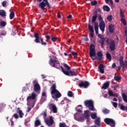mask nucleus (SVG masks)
Returning a JSON list of instances; mask_svg holds the SVG:
<instances>
[{
  "mask_svg": "<svg viewBox=\"0 0 127 127\" xmlns=\"http://www.w3.org/2000/svg\"><path fill=\"white\" fill-rule=\"evenodd\" d=\"M45 37L46 38V42H48V41L50 39H51V37L49 35H46Z\"/></svg>",
  "mask_w": 127,
  "mask_h": 127,
  "instance_id": "obj_48",
  "label": "nucleus"
},
{
  "mask_svg": "<svg viewBox=\"0 0 127 127\" xmlns=\"http://www.w3.org/2000/svg\"><path fill=\"white\" fill-rule=\"evenodd\" d=\"M106 44L109 45V48L111 51L116 50V41L110 38H107L106 40Z\"/></svg>",
  "mask_w": 127,
  "mask_h": 127,
  "instance_id": "obj_3",
  "label": "nucleus"
},
{
  "mask_svg": "<svg viewBox=\"0 0 127 127\" xmlns=\"http://www.w3.org/2000/svg\"><path fill=\"white\" fill-rule=\"evenodd\" d=\"M79 121H84V117H80L79 118Z\"/></svg>",
  "mask_w": 127,
  "mask_h": 127,
  "instance_id": "obj_61",
  "label": "nucleus"
},
{
  "mask_svg": "<svg viewBox=\"0 0 127 127\" xmlns=\"http://www.w3.org/2000/svg\"><path fill=\"white\" fill-rule=\"evenodd\" d=\"M44 121L48 127H52L53 124H54V120H53L52 116H50L49 119H47L46 118H44Z\"/></svg>",
  "mask_w": 127,
  "mask_h": 127,
  "instance_id": "obj_8",
  "label": "nucleus"
},
{
  "mask_svg": "<svg viewBox=\"0 0 127 127\" xmlns=\"http://www.w3.org/2000/svg\"><path fill=\"white\" fill-rule=\"evenodd\" d=\"M89 56L90 57H95L96 56V51H95V45L94 44L90 45Z\"/></svg>",
  "mask_w": 127,
  "mask_h": 127,
  "instance_id": "obj_9",
  "label": "nucleus"
},
{
  "mask_svg": "<svg viewBox=\"0 0 127 127\" xmlns=\"http://www.w3.org/2000/svg\"><path fill=\"white\" fill-rule=\"evenodd\" d=\"M48 108L50 111H52L54 114L57 113V107H56V105L53 103H50L48 104Z\"/></svg>",
  "mask_w": 127,
  "mask_h": 127,
  "instance_id": "obj_10",
  "label": "nucleus"
},
{
  "mask_svg": "<svg viewBox=\"0 0 127 127\" xmlns=\"http://www.w3.org/2000/svg\"><path fill=\"white\" fill-rule=\"evenodd\" d=\"M97 17H98V14H95V15L92 16V23L96 22Z\"/></svg>",
  "mask_w": 127,
  "mask_h": 127,
  "instance_id": "obj_26",
  "label": "nucleus"
},
{
  "mask_svg": "<svg viewBox=\"0 0 127 127\" xmlns=\"http://www.w3.org/2000/svg\"><path fill=\"white\" fill-rule=\"evenodd\" d=\"M118 100H119V103H121V102H122V97H119L118 98Z\"/></svg>",
  "mask_w": 127,
  "mask_h": 127,
  "instance_id": "obj_63",
  "label": "nucleus"
},
{
  "mask_svg": "<svg viewBox=\"0 0 127 127\" xmlns=\"http://www.w3.org/2000/svg\"><path fill=\"white\" fill-rule=\"evenodd\" d=\"M90 112V111H89V110H86L84 111L85 114V115H89V113Z\"/></svg>",
  "mask_w": 127,
  "mask_h": 127,
  "instance_id": "obj_58",
  "label": "nucleus"
},
{
  "mask_svg": "<svg viewBox=\"0 0 127 127\" xmlns=\"http://www.w3.org/2000/svg\"><path fill=\"white\" fill-rule=\"evenodd\" d=\"M67 18L68 19H70V18H72V15L69 14L67 16Z\"/></svg>",
  "mask_w": 127,
  "mask_h": 127,
  "instance_id": "obj_62",
  "label": "nucleus"
},
{
  "mask_svg": "<svg viewBox=\"0 0 127 127\" xmlns=\"http://www.w3.org/2000/svg\"><path fill=\"white\" fill-rule=\"evenodd\" d=\"M106 57L108 60H109V61H112V56L111 55V54L107 53L106 54Z\"/></svg>",
  "mask_w": 127,
  "mask_h": 127,
  "instance_id": "obj_30",
  "label": "nucleus"
},
{
  "mask_svg": "<svg viewBox=\"0 0 127 127\" xmlns=\"http://www.w3.org/2000/svg\"><path fill=\"white\" fill-rule=\"evenodd\" d=\"M65 101H66V100H62V101L61 102V104L62 105H64V102H65Z\"/></svg>",
  "mask_w": 127,
  "mask_h": 127,
  "instance_id": "obj_64",
  "label": "nucleus"
},
{
  "mask_svg": "<svg viewBox=\"0 0 127 127\" xmlns=\"http://www.w3.org/2000/svg\"><path fill=\"white\" fill-rule=\"evenodd\" d=\"M91 119L92 120H96V119L98 117H97V113H92L90 115Z\"/></svg>",
  "mask_w": 127,
  "mask_h": 127,
  "instance_id": "obj_27",
  "label": "nucleus"
},
{
  "mask_svg": "<svg viewBox=\"0 0 127 127\" xmlns=\"http://www.w3.org/2000/svg\"><path fill=\"white\" fill-rule=\"evenodd\" d=\"M110 33H113L115 31V25L111 24L108 26Z\"/></svg>",
  "mask_w": 127,
  "mask_h": 127,
  "instance_id": "obj_14",
  "label": "nucleus"
},
{
  "mask_svg": "<svg viewBox=\"0 0 127 127\" xmlns=\"http://www.w3.org/2000/svg\"><path fill=\"white\" fill-rule=\"evenodd\" d=\"M39 126H41V122L39 119H37L35 121L34 127H39Z\"/></svg>",
  "mask_w": 127,
  "mask_h": 127,
  "instance_id": "obj_22",
  "label": "nucleus"
},
{
  "mask_svg": "<svg viewBox=\"0 0 127 127\" xmlns=\"http://www.w3.org/2000/svg\"><path fill=\"white\" fill-rule=\"evenodd\" d=\"M94 32H91V33L90 34V36L91 37V38H94Z\"/></svg>",
  "mask_w": 127,
  "mask_h": 127,
  "instance_id": "obj_57",
  "label": "nucleus"
},
{
  "mask_svg": "<svg viewBox=\"0 0 127 127\" xmlns=\"http://www.w3.org/2000/svg\"><path fill=\"white\" fill-rule=\"evenodd\" d=\"M91 5H97L98 4V2L96 0L91 2Z\"/></svg>",
  "mask_w": 127,
  "mask_h": 127,
  "instance_id": "obj_49",
  "label": "nucleus"
},
{
  "mask_svg": "<svg viewBox=\"0 0 127 127\" xmlns=\"http://www.w3.org/2000/svg\"><path fill=\"white\" fill-rule=\"evenodd\" d=\"M120 16L121 18H125V14H124V12H123V9L122 8H120Z\"/></svg>",
  "mask_w": 127,
  "mask_h": 127,
  "instance_id": "obj_39",
  "label": "nucleus"
},
{
  "mask_svg": "<svg viewBox=\"0 0 127 127\" xmlns=\"http://www.w3.org/2000/svg\"><path fill=\"white\" fill-rule=\"evenodd\" d=\"M85 119H89V118H90V115L89 114H86L85 116Z\"/></svg>",
  "mask_w": 127,
  "mask_h": 127,
  "instance_id": "obj_59",
  "label": "nucleus"
},
{
  "mask_svg": "<svg viewBox=\"0 0 127 127\" xmlns=\"http://www.w3.org/2000/svg\"><path fill=\"white\" fill-rule=\"evenodd\" d=\"M14 18V12L12 11L10 13L9 18L10 19H13Z\"/></svg>",
  "mask_w": 127,
  "mask_h": 127,
  "instance_id": "obj_32",
  "label": "nucleus"
},
{
  "mask_svg": "<svg viewBox=\"0 0 127 127\" xmlns=\"http://www.w3.org/2000/svg\"><path fill=\"white\" fill-rule=\"evenodd\" d=\"M40 39L41 40L42 45H43L44 46H46V45H47V43H46V42L43 41V38H41Z\"/></svg>",
  "mask_w": 127,
  "mask_h": 127,
  "instance_id": "obj_41",
  "label": "nucleus"
},
{
  "mask_svg": "<svg viewBox=\"0 0 127 127\" xmlns=\"http://www.w3.org/2000/svg\"><path fill=\"white\" fill-rule=\"evenodd\" d=\"M101 11H102V10H101V9L100 8H98L96 9V11H94V14H98L97 13L98 12H101Z\"/></svg>",
  "mask_w": 127,
  "mask_h": 127,
  "instance_id": "obj_47",
  "label": "nucleus"
},
{
  "mask_svg": "<svg viewBox=\"0 0 127 127\" xmlns=\"http://www.w3.org/2000/svg\"><path fill=\"white\" fill-rule=\"evenodd\" d=\"M98 68L99 69V72H100L101 74H104V73H105V70L104 69V64H99Z\"/></svg>",
  "mask_w": 127,
  "mask_h": 127,
  "instance_id": "obj_18",
  "label": "nucleus"
},
{
  "mask_svg": "<svg viewBox=\"0 0 127 127\" xmlns=\"http://www.w3.org/2000/svg\"><path fill=\"white\" fill-rule=\"evenodd\" d=\"M34 37L35 39V42L36 43H40V41L39 40V35L37 33H34Z\"/></svg>",
  "mask_w": 127,
  "mask_h": 127,
  "instance_id": "obj_15",
  "label": "nucleus"
},
{
  "mask_svg": "<svg viewBox=\"0 0 127 127\" xmlns=\"http://www.w3.org/2000/svg\"><path fill=\"white\" fill-rule=\"evenodd\" d=\"M94 124L98 127L101 126V118L100 117H97L95 120H94Z\"/></svg>",
  "mask_w": 127,
  "mask_h": 127,
  "instance_id": "obj_16",
  "label": "nucleus"
},
{
  "mask_svg": "<svg viewBox=\"0 0 127 127\" xmlns=\"http://www.w3.org/2000/svg\"><path fill=\"white\" fill-rule=\"evenodd\" d=\"M122 98L125 103H127V95L125 93L122 94Z\"/></svg>",
  "mask_w": 127,
  "mask_h": 127,
  "instance_id": "obj_28",
  "label": "nucleus"
},
{
  "mask_svg": "<svg viewBox=\"0 0 127 127\" xmlns=\"http://www.w3.org/2000/svg\"><path fill=\"white\" fill-rule=\"evenodd\" d=\"M84 105L88 108L90 111H95V107H94V102L92 100H86L84 102Z\"/></svg>",
  "mask_w": 127,
  "mask_h": 127,
  "instance_id": "obj_4",
  "label": "nucleus"
},
{
  "mask_svg": "<svg viewBox=\"0 0 127 127\" xmlns=\"http://www.w3.org/2000/svg\"><path fill=\"white\" fill-rule=\"evenodd\" d=\"M105 27H106V24L105 21H101L99 22V28L102 32L105 31Z\"/></svg>",
  "mask_w": 127,
  "mask_h": 127,
  "instance_id": "obj_13",
  "label": "nucleus"
},
{
  "mask_svg": "<svg viewBox=\"0 0 127 127\" xmlns=\"http://www.w3.org/2000/svg\"><path fill=\"white\" fill-rule=\"evenodd\" d=\"M59 127H69L66 125V123H61L59 124Z\"/></svg>",
  "mask_w": 127,
  "mask_h": 127,
  "instance_id": "obj_40",
  "label": "nucleus"
},
{
  "mask_svg": "<svg viewBox=\"0 0 127 127\" xmlns=\"http://www.w3.org/2000/svg\"><path fill=\"white\" fill-rule=\"evenodd\" d=\"M49 64L50 66H52V67L56 68V69H60V68H61L62 72L64 74V75H66V76H77V75H78V72L77 71L72 70L68 71L64 70L63 66H62V65H60V63L59 62V61L57 60H53L51 58L49 61Z\"/></svg>",
  "mask_w": 127,
  "mask_h": 127,
  "instance_id": "obj_1",
  "label": "nucleus"
},
{
  "mask_svg": "<svg viewBox=\"0 0 127 127\" xmlns=\"http://www.w3.org/2000/svg\"><path fill=\"white\" fill-rule=\"evenodd\" d=\"M103 9L104 11H107V12H109L110 10H111V8H110V7L107 5H104L103 6Z\"/></svg>",
  "mask_w": 127,
  "mask_h": 127,
  "instance_id": "obj_23",
  "label": "nucleus"
},
{
  "mask_svg": "<svg viewBox=\"0 0 127 127\" xmlns=\"http://www.w3.org/2000/svg\"><path fill=\"white\" fill-rule=\"evenodd\" d=\"M107 19L108 21H112L113 20V16L112 15H108L107 17Z\"/></svg>",
  "mask_w": 127,
  "mask_h": 127,
  "instance_id": "obj_42",
  "label": "nucleus"
},
{
  "mask_svg": "<svg viewBox=\"0 0 127 127\" xmlns=\"http://www.w3.org/2000/svg\"><path fill=\"white\" fill-rule=\"evenodd\" d=\"M13 117L14 119H16V120H17V119L19 118V116H18V115H17V114H14L13 115Z\"/></svg>",
  "mask_w": 127,
  "mask_h": 127,
  "instance_id": "obj_54",
  "label": "nucleus"
},
{
  "mask_svg": "<svg viewBox=\"0 0 127 127\" xmlns=\"http://www.w3.org/2000/svg\"><path fill=\"white\" fill-rule=\"evenodd\" d=\"M17 113V114H19V118H20L21 119H22V118H23V116H24V114H23L22 113V110L19 111Z\"/></svg>",
  "mask_w": 127,
  "mask_h": 127,
  "instance_id": "obj_29",
  "label": "nucleus"
},
{
  "mask_svg": "<svg viewBox=\"0 0 127 127\" xmlns=\"http://www.w3.org/2000/svg\"><path fill=\"white\" fill-rule=\"evenodd\" d=\"M6 22L5 21L2 20L0 21V27H5L6 26Z\"/></svg>",
  "mask_w": 127,
  "mask_h": 127,
  "instance_id": "obj_24",
  "label": "nucleus"
},
{
  "mask_svg": "<svg viewBox=\"0 0 127 127\" xmlns=\"http://www.w3.org/2000/svg\"><path fill=\"white\" fill-rule=\"evenodd\" d=\"M120 109L121 110H122V111H126V112H127V106L121 105L120 107Z\"/></svg>",
  "mask_w": 127,
  "mask_h": 127,
  "instance_id": "obj_37",
  "label": "nucleus"
},
{
  "mask_svg": "<svg viewBox=\"0 0 127 127\" xmlns=\"http://www.w3.org/2000/svg\"><path fill=\"white\" fill-rule=\"evenodd\" d=\"M121 21L124 25H127V21H126V19L125 18H121Z\"/></svg>",
  "mask_w": 127,
  "mask_h": 127,
  "instance_id": "obj_35",
  "label": "nucleus"
},
{
  "mask_svg": "<svg viewBox=\"0 0 127 127\" xmlns=\"http://www.w3.org/2000/svg\"><path fill=\"white\" fill-rule=\"evenodd\" d=\"M110 86V81H107L103 84V85L102 86V89H104V90H106L109 88Z\"/></svg>",
  "mask_w": 127,
  "mask_h": 127,
  "instance_id": "obj_19",
  "label": "nucleus"
},
{
  "mask_svg": "<svg viewBox=\"0 0 127 127\" xmlns=\"http://www.w3.org/2000/svg\"><path fill=\"white\" fill-rule=\"evenodd\" d=\"M113 106L114 107V108H117L118 107V103H117L116 102H113Z\"/></svg>",
  "mask_w": 127,
  "mask_h": 127,
  "instance_id": "obj_56",
  "label": "nucleus"
},
{
  "mask_svg": "<svg viewBox=\"0 0 127 127\" xmlns=\"http://www.w3.org/2000/svg\"><path fill=\"white\" fill-rule=\"evenodd\" d=\"M97 57H96L95 59L92 58V60H98V61H101L102 59L103 56H104V54L101 51H98L97 53Z\"/></svg>",
  "mask_w": 127,
  "mask_h": 127,
  "instance_id": "obj_12",
  "label": "nucleus"
},
{
  "mask_svg": "<svg viewBox=\"0 0 127 127\" xmlns=\"http://www.w3.org/2000/svg\"><path fill=\"white\" fill-rule=\"evenodd\" d=\"M104 122L106 125H109L111 127H116V122H115V121L112 119L106 118L104 120Z\"/></svg>",
  "mask_w": 127,
  "mask_h": 127,
  "instance_id": "obj_7",
  "label": "nucleus"
},
{
  "mask_svg": "<svg viewBox=\"0 0 127 127\" xmlns=\"http://www.w3.org/2000/svg\"><path fill=\"white\" fill-rule=\"evenodd\" d=\"M94 29L96 34H99V24L97 23H94Z\"/></svg>",
  "mask_w": 127,
  "mask_h": 127,
  "instance_id": "obj_20",
  "label": "nucleus"
},
{
  "mask_svg": "<svg viewBox=\"0 0 127 127\" xmlns=\"http://www.w3.org/2000/svg\"><path fill=\"white\" fill-rule=\"evenodd\" d=\"M0 16L5 17L6 16V12L3 9L0 10Z\"/></svg>",
  "mask_w": 127,
  "mask_h": 127,
  "instance_id": "obj_21",
  "label": "nucleus"
},
{
  "mask_svg": "<svg viewBox=\"0 0 127 127\" xmlns=\"http://www.w3.org/2000/svg\"><path fill=\"white\" fill-rule=\"evenodd\" d=\"M42 96L44 98H45V100H46V98H47V95H46V92H43L42 93Z\"/></svg>",
  "mask_w": 127,
  "mask_h": 127,
  "instance_id": "obj_46",
  "label": "nucleus"
},
{
  "mask_svg": "<svg viewBox=\"0 0 127 127\" xmlns=\"http://www.w3.org/2000/svg\"><path fill=\"white\" fill-rule=\"evenodd\" d=\"M88 29L90 31V32H95L94 31V27L93 26H91L90 24L88 25Z\"/></svg>",
  "mask_w": 127,
  "mask_h": 127,
  "instance_id": "obj_31",
  "label": "nucleus"
},
{
  "mask_svg": "<svg viewBox=\"0 0 127 127\" xmlns=\"http://www.w3.org/2000/svg\"><path fill=\"white\" fill-rule=\"evenodd\" d=\"M103 114L107 115V114H110V110L107 109H105L102 110Z\"/></svg>",
  "mask_w": 127,
  "mask_h": 127,
  "instance_id": "obj_34",
  "label": "nucleus"
},
{
  "mask_svg": "<svg viewBox=\"0 0 127 127\" xmlns=\"http://www.w3.org/2000/svg\"><path fill=\"white\" fill-rule=\"evenodd\" d=\"M6 35V32L4 31H2L0 33V37H1V36H5Z\"/></svg>",
  "mask_w": 127,
  "mask_h": 127,
  "instance_id": "obj_44",
  "label": "nucleus"
},
{
  "mask_svg": "<svg viewBox=\"0 0 127 127\" xmlns=\"http://www.w3.org/2000/svg\"><path fill=\"white\" fill-rule=\"evenodd\" d=\"M72 55L74 56V58H77V56H78V54L75 52H72Z\"/></svg>",
  "mask_w": 127,
  "mask_h": 127,
  "instance_id": "obj_51",
  "label": "nucleus"
},
{
  "mask_svg": "<svg viewBox=\"0 0 127 127\" xmlns=\"http://www.w3.org/2000/svg\"><path fill=\"white\" fill-rule=\"evenodd\" d=\"M51 95H55V96L52 95L53 99H55L57 101H58L59 98L62 97V94L58 90L56 89V84L54 83L52 87H51Z\"/></svg>",
  "mask_w": 127,
  "mask_h": 127,
  "instance_id": "obj_2",
  "label": "nucleus"
},
{
  "mask_svg": "<svg viewBox=\"0 0 127 127\" xmlns=\"http://www.w3.org/2000/svg\"><path fill=\"white\" fill-rule=\"evenodd\" d=\"M108 94L110 97H118V94H114L112 90H109Z\"/></svg>",
  "mask_w": 127,
  "mask_h": 127,
  "instance_id": "obj_25",
  "label": "nucleus"
},
{
  "mask_svg": "<svg viewBox=\"0 0 127 127\" xmlns=\"http://www.w3.org/2000/svg\"><path fill=\"white\" fill-rule=\"evenodd\" d=\"M79 87H83L84 89H87L89 86H90V83L88 81H81L80 83L78 84Z\"/></svg>",
  "mask_w": 127,
  "mask_h": 127,
  "instance_id": "obj_11",
  "label": "nucleus"
},
{
  "mask_svg": "<svg viewBox=\"0 0 127 127\" xmlns=\"http://www.w3.org/2000/svg\"><path fill=\"white\" fill-rule=\"evenodd\" d=\"M36 99V94L34 93V92L32 93L31 96H28L27 98V101L29 100H35Z\"/></svg>",
  "mask_w": 127,
  "mask_h": 127,
  "instance_id": "obj_17",
  "label": "nucleus"
},
{
  "mask_svg": "<svg viewBox=\"0 0 127 127\" xmlns=\"http://www.w3.org/2000/svg\"><path fill=\"white\" fill-rule=\"evenodd\" d=\"M105 41H106V38H103L101 39V40L99 41V43H100L101 46L104 45V43H105Z\"/></svg>",
  "mask_w": 127,
  "mask_h": 127,
  "instance_id": "obj_33",
  "label": "nucleus"
},
{
  "mask_svg": "<svg viewBox=\"0 0 127 127\" xmlns=\"http://www.w3.org/2000/svg\"><path fill=\"white\" fill-rule=\"evenodd\" d=\"M33 85L34 86V91L36 92V93H39L41 88L40 87V85H39V83H38L37 80L34 79L33 80Z\"/></svg>",
  "mask_w": 127,
  "mask_h": 127,
  "instance_id": "obj_5",
  "label": "nucleus"
},
{
  "mask_svg": "<svg viewBox=\"0 0 127 127\" xmlns=\"http://www.w3.org/2000/svg\"><path fill=\"white\" fill-rule=\"evenodd\" d=\"M43 1H42L39 4V6L43 10H44V8L45 6H47V7L50 8V4L49 3V2H48V0H43Z\"/></svg>",
  "mask_w": 127,
  "mask_h": 127,
  "instance_id": "obj_6",
  "label": "nucleus"
},
{
  "mask_svg": "<svg viewBox=\"0 0 127 127\" xmlns=\"http://www.w3.org/2000/svg\"><path fill=\"white\" fill-rule=\"evenodd\" d=\"M42 115H43L44 119V118H46V117H47V111L45 110V111H44V113L42 114Z\"/></svg>",
  "mask_w": 127,
  "mask_h": 127,
  "instance_id": "obj_50",
  "label": "nucleus"
},
{
  "mask_svg": "<svg viewBox=\"0 0 127 127\" xmlns=\"http://www.w3.org/2000/svg\"><path fill=\"white\" fill-rule=\"evenodd\" d=\"M64 67L66 68L67 72H68V71H70V70H71V67H70V66H69V65H68L67 64H64Z\"/></svg>",
  "mask_w": 127,
  "mask_h": 127,
  "instance_id": "obj_36",
  "label": "nucleus"
},
{
  "mask_svg": "<svg viewBox=\"0 0 127 127\" xmlns=\"http://www.w3.org/2000/svg\"><path fill=\"white\" fill-rule=\"evenodd\" d=\"M51 40L53 41V42H56V40H57V38L52 36L51 38Z\"/></svg>",
  "mask_w": 127,
  "mask_h": 127,
  "instance_id": "obj_53",
  "label": "nucleus"
},
{
  "mask_svg": "<svg viewBox=\"0 0 127 127\" xmlns=\"http://www.w3.org/2000/svg\"><path fill=\"white\" fill-rule=\"evenodd\" d=\"M67 96L68 97H70V98H72V97H73V92L71 91H69L68 92H67Z\"/></svg>",
  "mask_w": 127,
  "mask_h": 127,
  "instance_id": "obj_43",
  "label": "nucleus"
},
{
  "mask_svg": "<svg viewBox=\"0 0 127 127\" xmlns=\"http://www.w3.org/2000/svg\"><path fill=\"white\" fill-rule=\"evenodd\" d=\"M7 3V1H6V0L3 1L1 3V4H2L3 7H5V6H6Z\"/></svg>",
  "mask_w": 127,
  "mask_h": 127,
  "instance_id": "obj_45",
  "label": "nucleus"
},
{
  "mask_svg": "<svg viewBox=\"0 0 127 127\" xmlns=\"http://www.w3.org/2000/svg\"><path fill=\"white\" fill-rule=\"evenodd\" d=\"M121 79H122V77L121 76L116 75L114 76V80H115V81H120Z\"/></svg>",
  "mask_w": 127,
  "mask_h": 127,
  "instance_id": "obj_38",
  "label": "nucleus"
},
{
  "mask_svg": "<svg viewBox=\"0 0 127 127\" xmlns=\"http://www.w3.org/2000/svg\"><path fill=\"white\" fill-rule=\"evenodd\" d=\"M98 37L99 38H100V39H102L103 38H104V36L103 35L101 34H99L98 35Z\"/></svg>",
  "mask_w": 127,
  "mask_h": 127,
  "instance_id": "obj_55",
  "label": "nucleus"
},
{
  "mask_svg": "<svg viewBox=\"0 0 127 127\" xmlns=\"http://www.w3.org/2000/svg\"><path fill=\"white\" fill-rule=\"evenodd\" d=\"M31 111V108L28 107L27 110V113H29Z\"/></svg>",
  "mask_w": 127,
  "mask_h": 127,
  "instance_id": "obj_60",
  "label": "nucleus"
},
{
  "mask_svg": "<svg viewBox=\"0 0 127 127\" xmlns=\"http://www.w3.org/2000/svg\"><path fill=\"white\" fill-rule=\"evenodd\" d=\"M98 20L100 22H101V21H104V20H103V18L102 17V16H101V15H98Z\"/></svg>",
  "mask_w": 127,
  "mask_h": 127,
  "instance_id": "obj_52",
  "label": "nucleus"
}]
</instances>
